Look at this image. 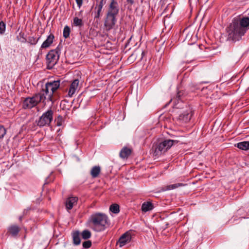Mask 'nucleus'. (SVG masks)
I'll list each match as a JSON object with an SVG mask.
<instances>
[{
	"label": "nucleus",
	"instance_id": "1",
	"mask_svg": "<svg viewBox=\"0 0 249 249\" xmlns=\"http://www.w3.org/2000/svg\"><path fill=\"white\" fill-rule=\"evenodd\" d=\"M249 29V17L235 18L227 28L228 40L239 41Z\"/></svg>",
	"mask_w": 249,
	"mask_h": 249
},
{
	"label": "nucleus",
	"instance_id": "2",
	"mask_svg": "<svg viewBox=\"0 0 249 249\" xmlns=\"http://www.w3.org/2000/svg\"><path fill=\"white\" fill-rule=\"evenodd\" d=\"M60 80H54L47 82L44 87H42L41 90L38 93L36 94L38 101L42 102L45 105L47 103L52 102L53 105L55 102L53 95L55 91L60 87Z\"/></svg>",
	"mask_w": 249,
	"mask_h": 249
},
{
	"label": "nucleus",
	"instance_id": "3",
	"mask_svg": "<svg viewBox=\"0 0 249 249\" xmlns=\"http://www.w3.org/2000/svg\"><path fill=\"white\" fill-rule=\"evenodd\" d=\"M89 223L96 231H102L109 226V220L107 216L103 213H96L89 217Z\"/></svg>",
	"mask_w": 249,
	"mask_h": 249
},
{
	"label": "nucleus",
	"instance_id": "4",
	"mask_svg": "<svg viewBox=\"0 0 249 249\" xmlns=\"http://www.w3.org/2000/svg\"><path fill=\"white\" fill-rule=\"evenodd\" d=\"M178 142V141L172 140H165L158 142L153 146V148L154 149V155L155 156H160L169 149L174 143Z\"/></svg>",
	"mask_w": 249,
	"mask_h": 249
},
{
	"label": "nucleus",
	"instance_id": "5",
	"mask_svg": "<svg viewBox=\"0 0 249 249\" xmlns=\"http://www.w3.org/2000/svg\"><path fill=\"white\" fill-rule=\"evenodd\" d=\"M60 49L57 47L55 49L50 50L46 56L47 68L48 70L52 69L57 63L59 59Z\"/></svg>",
	"mask_w": 249,
	"mask_h": 249
},
{
	"label": "nucleus",
	"instance_id": "6",
	"mask_svg": "<svg viewBox=\"0 0 249 249\" xmlns=\"http://www.w3.org/2000/svg\"><path fill=\"white\" fill-rule=\"evenodd\" d=\"M53 111L50 107L43 113L42 115L36 121L37 126L42 127L45 126H49L53 120Z\"/></svg>",
	"mask_w": 249,
	"mask_h": 249
},
{
	"label": "nucleus",
	"instance_id": "7",
	"mask_svg": "<svg viewBox=\"0 0 249 249\" xmlns=\"http://www.w3.org/2000/svg\"><path fill=\"white\" fill-rule=\"evenodd\" d=\"M40 101L37 98L36 94L32 97L26 98L22 103V108L24 109H31L36 107Z\"/></svg>",
	"mask_w": 249,
	"mask_h": 249
},
{
	"label": "nucleus",
	"instance_id": "8",
	"mask_svg": "<svg viewBox=\"0 0 249 249\" xmlns=\"http://www.w3.org/2000/svg\"><path fill=\"white\" fill-rule=\"evenodd\" d=\"M117 21L116 16L107 14L106 18L105 21L104 26L107 31L112 29Z\"/></svg>",
	"mask_w": 249,
	"mask_h": 249
},
{
	"label": "nucleus",
	"instance_id": "9",
	"mask_svg": "<svg viewBox=\"0 0 249 249\" xmlns=\"http://www.w3.org/2000/svg\"><path fill=\"white\" fill-rule=\"evenodd\" d=\"M193 115L191 108L189 107L186 111L180 113L178 118V121L181 123H187L190 121Z\"/></svg>",
	"mask_w": 249,
	"mask_h": 249
},
{
	"label": "nucleus",
	"instance_id": "10",
	"mask_svg": "<svg viewBox=\"0 0 249 249\" xmlns=\"http://www.w3.org/2000/svg\"><path fill=\"white\" fill-rule=\"evenodd\" d=\"M131 233L129 231H126L121 236L117 243L119 244L120 247H122L130 242L131 240Z\"/></svg>",
	"mask_w": 249,
	"mask_h": 249
},
{
	"label": "nucleus",
	"instance_id": "11",
	"mask_svg": "<svg viewBox=\"0 0 249 249\" xmlns=\"http://www.w3.org/2000/svg\"><path fill=\"white\" fill-rule=\"evenodd\" d=\"M119 13L118 4L116 0H111L107 14L117 16Z\"/></svg>",
	"mask_w": 249,
	"mask_h": 249
},
{
	"label": "nucleus",
	"instance_id": "12",
	"mask_svg": "<svg viewBox=\"0 0 249 249\" xmlns=\"http://www.w3.org/2000/svg\"><path fill=\"white\" fill-rule=\"evenodd\" d=\"M104 5V1L96 0V6L95 7V11L94 12V19H99L102 16V10Z\"/></svg>",
	"mask_w": 249,
	"mask_h": 249
},
{
	"label": "nucleus",
	"instance_id": "13",
	"mask_svg": "<svg viewBox=\"0 0 249 249\" xmlns=\"http://www.w3.org/2000/svg\"><path fill=\"white\" fill-rule=\"evenodd\" d=\"M78 197L76 196H71L68 197L65 202L66 207L68 210L72 209L73 206L77 203Z\"/></svg>",
	"mask_w": 249,
	"mask_h": 249
},
{
	"label": "nucleus",
	"instance_id": "14",
	"mask_svg": "<svg viewBox=\"0 0 249 249\" xmlns=\"http://www.w3.org/2000/svg\"><path fill=\"white\" fill-rule=\"evenodd\" d=\"M79 80L78 79H74L70 86L68 95L69 97H72V96L75 92L79 85Z\"/></svg>",
	"mask_w": 249,
	"mask_h": 249
},
{
	"label": "nucleus",
	"instance_id": "15",
	"mask_svg": "<svg viewBox=\"0 0 249 249\" xmlns=\"http://www.w3.org/2000/svg\"><path fill=\"white\" fill-rule=\"evenodd\" d=\"M54 38V36L53 34H50L46 39L42 43L41 46V49H46L49 47L53 43Z\"/></svg>",
	"mask_w": 249,
	"mask_h": 249
},
{
	"label": "nucleus",
	"instance_id": "16",
	"mask_svg": "<svg viewBox=\"0 0 249 249\" xmlns=\"http://www.w3.org/2000/svg\"><path fill=\"white\" fill-rule=\"evenodd\" d=\"M132 153V150L127 147H123L120 152L119 156L122 159H127L131 155Z\"/></svg>",
	"mask_w": 249,
	"mask_h": 249
},
{
	"label": "nucleus",
	"instance_id": "17",
	"mask_svg": "<svg viewBox=\"0 0 249 249\" xmlns=\"http://www.w3.org/2000/svg\"><path fill=\"white\" fill-rule=\"evenodd\" d=\"M20 228L16 225L10 226L8 228V231L14 237L17 236L20 231Z\"/></svg>",
	"mask_w": 249,
	"mask_h": 249
},
{
	"label": "nucleus",
	"instance_id": "18",
	"mask_svg": "<svg viewBox=\"0 0 249 249\" xmlns=\"http://www.w3.org/2000/svg\"><path fill=\"white\" fill-rule=\"evenodd\" d=\"M154 209L153 204L150 201L144 202L142 205V211L143 212H147Z\"/></svg>",
	"mask_w": 249,
	"mask_h": 249
},
{
	"label": "nucleus",
	"instance_id": "19",
	"mask_svg": "<svg viewBox=\"0 0 249 249\" xmlns=\"http://www.w3.org/2000/svg\"><path fill=\"white\" fill-rule=\"evenodd\" d=\"M187 95V92L184 90L178 91L177 94L176 100L178 102L179 101H183L184 100H185Z\"/></svg>",
	"mask_w": 249,
	"mask_h": 249
},
{
	"label": "nucleus",
	"instance_id": "20",
	"mask_svg": "<svg viewBox=\"0 0 249 249\" xmlns=\"http://www.w3.org/2000/svg\"><path fill=\"white\" fill-rule=\"evenodd\" d=\"M80 234L79 231H75L72 233L73 243L74 245H78L81 243Z\"/></svg>",
	"mask_w": 249,
	"mask_h": 249
},
{
	"label": "nucleus",
	"instance_id": "21",
	"mask_svg": "<svg viewBox=\"0 0 249 249\" xmlns=\"http://www.w3.org/2000/svg\"><path fill=\"white\" fill-rule=\"evenodd\" d=\"M100 172V167L99 166H95L91 169L90 175L93 178H96L98 177Z\"/></svg>",
	"mask_w": 249,
	"mask_h": 249
},
{
	"label": "nucleus",
	"instance_id": "22",
	"mask_svg": "<svg viewBox=\"0 0 249 249\" xmlns=\"http://www.w3.org/2000/svg\"><path fill=\"white\" fill-rule=\"evenodd\" d=\"M235 146L240 149L248 150L249 149V141H244L238 142L235 144Z\"/></svg>",
	"mask_w": 249,
	"mask_h": 249
},
{
	"label": "nucleus",
	"instance_id": "23",
	"mask_svg": "<svg viewBox=\"0 0 249 249\" xmlns=\"http://www.w3.org/2000/svg\"><path fill=\"white\" fill-rule=\"evenodd\" d=\"M73 24L74 26L78 27H82L84 25V23L82 19L75 17L73 18Z\"/></svg>",
	"mask_w": 249,
	"mask_h": 249
},
{
	"label": "nucleus",
	"instance_id": "24",
	"mask_svg": "<svg viewBox=\"0 0 249 249\" xmlns=\"http://www.w3.org/2000/svg\"><path fill=\"white\" fill-rule=\"evenodd\" d=\"M188 88H189V90L191 92H194L197 90L200 89V84H196L195 83H193V82L191 83L189 85Z\"/></svg>",
	"mask_w": 249,
	"mask_h": 249
},
{
	"label": "nucleus",
	"instance_id": "25",
	"mask_svg": "<svg viewBox=\"0 0 249 249\" xmlns=\"http://www.w3.org/2000/svg\"><path fill=\"white\" fill-rule=\"evenodd\" d=\"M109 210L114 213H118L120 212V207L117 204H113L110 206Z\"/></svg>",
	"mask_w": 249,
	"mask_h": 249
},
{
	"label": "nucleus",
	"instance_id": "26",
	"mask_svg": "<svg viewBox=\"0 0 249 249\" xmlns=\"http://www.w3.org/2000/svg\"><path fill=\"white\" fill-rule=\"evenodd\" d=\"M186 184H184L182 183H177L174 184L167 185L166 186V189L168 190H173L179 187L184 186Z\"/></svg>",
	"mask_w": 249,
	"mask_h": 249
},
{
	"label": "nucleus",
	"instance_id": "27",
	"mask_svg": "<svg viewBox=\"0 0 249 249\" xmlns=\"http://www.w3.org/2000/svg\"><path fill=\"white\" fill-rule=\"evenodd\" d=\"M40 37L37 38L34 36H29L27 39V42L30 43L31 45H35L38 41Z\"/></svg>",
	"mask_w": 249,
	"mask_h": 249
},
{
	"label": "nucleus",
	"instance_id": "28",
	"mask_svg": "<svg viewBox=\"0 0 249 249\" xmlns=\"http://www.w3.org/2000/svg\"><path fill=\"white\" fill-rule=\"evenodd\" d=\"M81 236L83 239L87 240L90 238L91 233L89 231L85 230L82 232Z\"/></svg>",
	"mask_w": 249,
	"mask_h": 249
},
{
	"label": "nucleus",
	"instance_id": "29",
	"mask_svg": "<svg viewBox=\"0 0 249 249\" xmlns=\"http://www.w3.org/2000/svg\"><path fill=\"white\" fill-rule=\"evenodd\" d=\"M17 39L21 43H25L27 42V39L25 37V34L22 32H20L19 35L17 36Z\"/></svg>",
	"mask_w": 249,
	"mask_h": 249
},
{
	"label": "nucleus",
	"instance_id": "30",
	"mask_svg": "<svg viewBox=\"0 0 249 249\" xmlns=\"http://www.w3.org/2000/svg\"><path fill=\"white\" fill-rule=\"evenodd\" d=\"M70 32H71L70 28L67 25L65 26L64 27V28L63 30V37L65 38H68L70 36Z\"/></svg>",
	"mask_w": 249,
	"mask_h": 249
},
{
	"label": "nucleus",
	"instance_id": "31",
	"mask_svg": "<svg viewBox=\"0 0 249 249\" xmlns=\"http://www.w3.org/2000/svg\"><path fill=\"white\" fill-rule=\"evenodd\" d=\"M56 125L58 126H60L63 124L64 122L63 117L59 115L57 116V118L55 119Z\"/></svg>",
	"mask_w": 249,
	"mask_h": 249
},
{
	"label": "nucleus",
	"instance_id": "32",
	"mask_svg": "<svg viewBox=\"0 0 249 249\" xmlns=\"http://www.w3.org/2000/svg\"><path fill=\"white\" fill-rule=\"evenodd\" d=\"M6 29V24L3 21H1L0 22V34L3 35L5 32Z\"/></svg>",
	"mask_w": 249,
	"mask_h": 249
},
{
	"label": "nucleus",
	"instance_id": "33",
	"mask_svg": "<svg viewBox=\"0 0 249 249\" xmlns=\"http://www.w3.org/2000/svg\"><path fill=\"white\" fill-rule=\"evenodd\" d=\"M6 132V129L2 125H0V139L3 138Z\"/></svg>",
	"mask_w": 249,
	"mask_h": 249
},
{
	"label": "nucleus",
	"instance_id": "34",
	"mask_svg": "<svg viewBox=\"0 0 249 249\" xmlns=\"http://www.w3.org/2000/svg\"><path fill=\"white\" fill-rule=\"evenodd\" d=\"M92 243L90 240L85 241L83 243V247L85 249H89L91 246Z\"/></svg>",
	"mask_w": 249,
	"mask_h": 249
},
{
	"label": "nucleus",
	"instance_id": "35",
	"mask_svg": "<svg viewBox=\"0 0 249 249\" xmlns=\"http://www.w3.org/2000/svg\"><path fill=\"white\" fill-rule=\"evenodd\" d=\"M78 7L80 8L83 4V0H75Z\"/></svg>",
	"mask_w": 249,
	"mask_h": 249
},
{
	"label": "nucleus",
	"instance_id": "36",
	"mask_svg": "<svg viewBox=\"0 0 249 249\" xmlns=\"http://www.w3.org/2000/svg\"><path fill=\"white\" fill-rule=\"evenodd\" d=\"M126 1L128 3H130L131 5L134 3V0H126Z\"/></svg>",
	"mask_w": 249,
	"mask_h": 249
},
{
	"label": "nucleus",
	"instance_id": "37",
	"mask_svg": "<svg viewBox=\"0 0 249 249\" xmlns=\"http://www.w3.org/2000/svg\"><path fill=\"white\" fill-rule=\"evenodd\" d=\"M30 209H31V208H28V209H26V210H24V212H23V213H24V214H26V213H27V212H28L29 210H30Z\"/></svg>",
	"mask_w": 249,
	"mask_h": 249
},
{
	"label": "nucleus",
	"instance_id": "38",
	"mask_svg": "<svg viewBox=\"0 0 249 249\" xmlns=\"http://www.w3.org/2000/svg\"><path fill=\"white\" fill-rule=\"evenodd\" d=\"M145 55V53L144 52H142V58L143 57V56Z\"/></svg>",
	"mask_w": 249,
	"mask_h": 249
},
{
	"label": "nucleus",
	"instance_id": "39",
	"mask_svg": "<svg viewBox=\"0 0 249 249\" xmlns=\"http://www.w3.org/2000/svg\"><path fill=\"white\" fill-rule=\"evenodd\" d=\"M22 219V216H20L19 217V220L21 221Z\"/></svg>",
	"mask_w": 249,
	"mask_h": 249
},
{
	"label": "nucleus",
	"instance_id": "40",
	"mask_svg": "<svg viewBox=\"0 0 249 249\" xmlns=\"http://www.w3.org/2000/svg\"><path fill=\"white\" fill-rule=\"evenodd\" d=\"M49 183L48 181H47V179H46V181H45V182L44 183V184H48Z\"/></svg>",
	"mask_w": 249,
	"mask_h": 249
},
{
	"label": "nucleus",
	"instance_id": "41",
	"mask_svg": "<svg viewBox=\"0 0 249 249\" xmlns=\"http://www.w3.org/2000/svg\"><path fill=\"white\" fill-rule=\"evenodd\" d=\"M100 1H104V0H101Z\"/></svg>",
	"mask_w": 249,
	"mask_h": 249
}]
</instances>
